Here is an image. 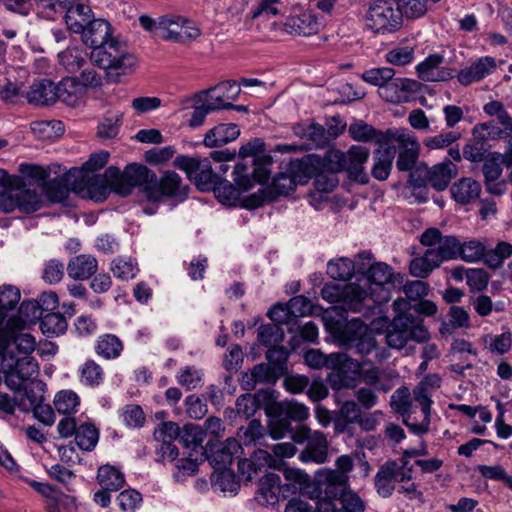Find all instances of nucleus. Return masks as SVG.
I'll return each mask as SVG.
<instances>
[{"label":"nucleus","instance_id":"f257e3e1","mask_svg":"<svg viewBox=\"0 0 512 512\" xmlns=\"http://www.w3.org/2000/svg\"><path fill=\"white\" fill-rule=\"evenodd\" d=\"M442 378L436 373L426 375L413 389L399 388L392 395V405L403 416L405 425L414 434L428 432L430 425L432 396L441 387Z\"/></svg>","mask_w":512,"mask_h":512},{"label":"nucleus","instance_id":"f03ea898","mask_svg":"<svg viewBox=\"0 0 512 512\" xmlns=\"http://www.w3.org/2000/svg\"><path fill=\"white\" fill-rule=\"evenodd\" d=\"M90 60L93 65L103 69L107 79L113 83H118L122 76L132 74L138 62L127 46L115 37L91 50Z\"/></svg>","mask_w":512,"mask_h":512},{"label":"nucleus","instance_id":"7ed1b4c3","mask_svg":"<svg viewBox=\"0 0 512 512\" xmlns=\"http://www.w3.org/2000/svg\"><path fill=\"white\" fill-rule=\"evenodd\" d=\"M358 259L367 260V264L362 262L358 270L367 273L369 287L367 297L369 296L374 303H386L391 298V289L400 288L404 282V275L395 273L393 269L384 262H375L373 254L370 251H363L358 254Z\"/></svg>","mask_w":512,"mask_h":512},{"label":"nucleus","instance_id":"20e7f679","mask_svg":"<svg viewBox=\"0 0 512 512\" xmlns=\"http://www.w3.org/2000/svg\"><path fill=\"white\" fill-rule=\"evenodd\" d=\"M338 338L342 345L354 350L361 357H366L373 352L380 362L389 357L386 349L378 347L372 331L360 319L348 321L339 332Z\"/></svg>","mask_w":512,"mask_h":512},{"label":"nucleus","instance_id":"39448f33","mask_svg":"<svg viewBox=\"0 0 512 512\" xmlns=\"http://www.w3.org/2000/svg\"><path fill=\"white\" fill-rule=\"evenodd\" d=\"M430 334L423 321L412 315H397L386 332V343L390 348L403 349L410 340L418 343L428 341Z\"/></svg>","mask_w":512,"mask_h":512},{"label":"nucleus","instance_id":"423d86ee","mask_svg":"<svg viewBox=\"0 0 512 512\" xmlns=\"http://www.w3.org/2000/svg\"><path fill=\"white\" fill-rule=\"evenodd\" d=\"M368 158L369 150L358 145H353L347 152L333 150L327 154L330 170L346 171L351 179L361 184H366L369 180L364 171V164Z\"/></svg>","mask_w":512,"mask_h":512},{"label":"nucleus","instance_id":"0eeeda50","mask_svg":"<svg viewBox=\"0 0 512 512\" xmlns=\"http://www.w3.org/2000/svg\"><path fill=\"white\" fill-rule=\"evenodd\" d=\"M111 178V185L115 192L121 196H128L134 187H142L148 197V186L152 185L155 173L141 164H130L123 172L116 167H109L106 171Z\"/></svg>","mask_w":512,"mask_h":512},{"label":"nucleus","instance_id":"6e6552de","mask_svg":"<svg viewBox=\"0 0 512 512\" xmlns=\"http://www.w3.org/2000/svg\"><path fill=\"white\" fill-rule=\"evenodd\" d=\"M0 372L5 375V383L10 389L21 392L26 381L38 375L39 366L37 361L28 355H0Z\"/></svg>","mask_w":512,"mask_h":512},{"label":"nucleus","instance_id":"1a4fd4ad","mask_svg":"<svg viewBox=\"0 0 512 512\" xmlns=\"http://www.w3.org/2000/svg\"><path fill=\"white\" fill-rule=\"evenodd\" d=\"M200 35V28L189 18L178 14L160 16L159 37L165 41L187 44Z\"/></svg>","mask_w":512,"mask_h":512},{"label":"nucleus","instance_id":"9d476101","mask_svg":"<svg viewBox=\"0 0 512 512\" xmlns=\"http://www.w3.org/2000/svg\"><path fill=\"white\" fill-rule=\"evenodd\" d=\"M401 24V12L389 1H379L370 6L365 16L366 27L375 33L394 32Z\"/></svg>","mask_w":512,"mask_h":512},{"label":"nucleus","instance_id":"9b49d317","mask_svg":"<svg viewBox=\"0 0 512 512\" xmlns=\"http://www.w3.org/2000/svg\"><path fill=\"white\" fill-rule=\"evenodd\" d=\"M420 243L435 254L433 258L439 265L459 257V240L452 235L443 236L438 228L426 229L420 236Z\"/></svg>","mask_w":512,"mask_h":512},{"label":"nucleus","instance_id":"f8f14e48","mask_svg":"<svg viewBox=\"0 0 512 512\" xmlns=\"http://www.w3.org/2000/svg\"><path fill=\"white\" fill-rule=\"evenodd\" d=\"M293 439L297 443L307 442L305 449L299 454L301 462L322 464L327 461L329 445L323 432L311 431L309 427L302 426L293 435Z\"/></svg>","mask_w":512,"mask_h":512},{"label":"nucleus","instance_id":"ddd939ff","mask_svg":"<svg viewBox=\"0 0 512 512\" xmlns=\"http://www.w3.org/2000/svg\"><path fill=\"white\" fill-rule=\"evenodd\" d=\"M188 190L176 172L166 171L159 179L155 176L152 185L148 186V199L156 202L172 198L182 202L187 198Z\"/></svg>","mask_w":512,"mask_h":512},{"label":"nucleus","instance_id":"4468645a","mask_svg":"<svg viewBox=\"0 0 512 512\" xmlns=\"http://www.w3.org/2000/svg\"><path fill=\"white\" fill-rule=\"evenodd\" d=\"M25 328H9L5 324L0 331V355L30 356L36 347L35 338L22 331Z\"/></svg>","mask_w":512,"mask_h":512},{"label":"nucleus","instance_id":"2eb2a0df","mask_svg":"<svg viewBox=\"0 0 512 512\" xmlns=\"http://www.w3.org/2000/svg\"><path fill=\"white\" fill-rule=\"evenodd\" d=\"M174 165L184 171L188 178L196 183L201 189H207L216 181V174L213 172L209 159L178 156Z\"/></svg>","mask_w":512,"mask_h":512},{"label":"nucleus","instance_id":"dca6fc26","mask_svg":"<svg viewBox=\"0 0 512 512\" xmlns=\"http://www.w3.org/2000/svg\"><path fill=\"white\" fill-rule=\"evenodd\" d=\"M322 298L328 303H346L352 311H359L362 302L367 298V292L356 284L340 287L334 283H327L321 290Z\"/></svg>","mask_w":512,"mask_h":512},{"label":"nucleus","instance_id":"f3484780","mask_svg":"<svg viewBox=\"0 0 512 512\" xmlns=\"http://www.w3.org/2000/svg\"><path fill=\"white\" fill-rule=\"evenodd\" d=\"M421 84L408 78L394 76L379 91V96L390 103H406L411 101L420 91Z\"/></svg>","mask_w":512,"mask_h":512},{"label":"nucleus","instance_id":"a211bd4d","mask_svg":"<svg viewBox=\"0 0 512 512\" xmlns=\"http://www.w3.org/2000/svg\"><path fill=\"white\" fill-rule=\"evenodd\" d=\"M240 87L234 81L221 82L215 87L203 90L196 95L197 102L207 100L217 110L234 108L230 101L236 100Z\"/></svg>","mask_w":512,"mask_h":512},{"label":"nucleus","instance_id":"6ab92c4d","mask_svg":"<svg viewBox=\"0 0 512 512\" xmlns=\"http://www.w3.org/2000/svg\"><path fill=\"white\" fill-rule=\"evenodd\" d=\"M408 477V472L396 462L390 461L380 467L375 476V487L382 497L392 495L397 481H404Z\"/></svg>","mask_w":512,"mask_h":512},{"label":"nucleus","instance_id":"aec40b11","mask_svg":"<svg viewBox=\"0 0 512 512\" xmlns=\"http://www.w3.org/2000/svg\"><path fill=\"white\" fill-rule=\"evenodd\" d=\"M322 26V22L312 11H303L290 15L283 27L284 31L295 36H310L316 34Z\"/></svg>","mask_w":512,"mask_h":512},{"label":"nucleus","instance_id":"412c9836","mask_svg":"<svg viewBox=\"0 0 512 512\" xmlns=\"http://www.w3.org/2000/svg\"><path fill=\"white\" fill-rule=\"evenodd\" d=\"M444 57L440 54L429 55L416 67L418 76L426 82L447 81L453 78L454 71L443 67Z\"/></svg>","mask_w":512,"mask_h":512},{"label":"nucleus","instance_id":"4be33fe9","mask_svg":"<svg viewBox=\"0 0 512 512\" xmlns=\"http://www.w3.org/2000/svg\"><path fill=\"white\" fill-rule=\"evenodd\" d=\"M17 184L13 187L2 209L11 212L18 209L24 213L37 211L41 206L39 195L29 189L18 188Z\"/></svg>","mask_w":512,"mask_h":512},{"label":"nucleus","instance_id":"5701e85b","mask_svg":"<svg viewBox=\"0 0 512 512\" xmlns=\"http://www.w3.org/2000/svg\"><path fill=\"white\" fill-rule=\"evenodd\" d=\"M496 67L495 58L483 56L472 61L468 67L460 70L457 74V80L461 85L468 86L493 73Z\"/></svg>","mask_w":512,"mask_h":512},{"label":"nucleus","instance_id":"b1692460","mask_svg":"<svg viewBox=\"0 0 512 512\" xmlns=\"http://www.w3.org/2000/svg\"><path fill=\"white\" fill-rule=\"evenodd\" d=\"M240 465L243 467L244 477H246L247 480H252L258 470L264 467L281 470L284 466V461L275 457L272 451L269 452L264 449H258L253 453L250 460L243 459Z\"/></svg>","mask_w":512,"mask_h":512},{"label":"nucleus","instance_id":"393cba45","mask_svg":"<svg viewBox=\"0 0 512 512\" xmlns=\"http://www.w3.org/2000/svg\"><path fill=\"white\" fill-rule=\"evenodd\" d=\"M80 35L82 42L92 50L104 45L113 38L110 23L103 19L94 18Z\"/></svg>","mask_w":512,"mask_h":512},{"label":"nucleus","instance_id":"a878e982","mask_svg":"<svg viewBox=\"0 0 512 512\" xmlns=\"http://www.w3.org/2000/svg\"><path fill=\"white\" fill-rule=\"evenodd\" d=\"M55 87L57 100L62 103L71 107H77L85 103L87 94L79 84L78 78L65 77L58 84H55Z\"/></svg>","mask_w":512,"mask_h":512},{"label":"nucleus","instance_id":"bb28decb","mask_svg":"<svg viewBox=\"0 0 512 512\" xmlns=\"http://www.w3.org/2000/svg\"><path fill=\"white\" fill-rule=\"evenodd\" d=\"M285 486H281V478L275 473H266L259 483L256 501L263 506H274L279 502V495Z\"/></svg>","mask_w":512,"mask_h":512},{"label":"nucleus","instance_id":"cd10ccee","mask_svg":"<svg viewBox=\"0 0 512 512\" xmlns=\"http://www.w3.org/2000/svg\"><path fill=\"white\" fill-rule=\"evenodd\" d=\"M415 142H417L416 137L405 128L387 129L376 138V143L380 148L391 149L394 153L396 149H399L400 152Z\"/></svg>","mask_w":512,"mask_h":512},{"label":"nucleus","instance_id":"c85d7f7f","mask_svg":"<svg viewBox=\"0 0 512 512\" xmlns=\"http://www.w3.org/2000/svg\"><path fill=\"white\" fill-rule=\"evenodd\" d=\"M209 445V460L219 468L229 466L234 456L241 450V444L236 438H228L219 445Z\"/></svg>","mask_w":512,"mask_h":512},{"label":"nucleus","instance_id":"c756f323","mask_svg":"<svg viewBox=\"0 0 512 512\" xmlns=\"http://www.w3.org/2000/svg\"><path fill=\"white\" fill-rule=\"evenodd\" d=\"M482 187L472 178L464 177L456 181L450 188L452 198L461 205L477 201L481 195Z\"/></svg>","mask_w":512,"mask_h":512},{"label":"nucleus","instance_id":"7c9ffc66","mask_svg":"<svg viewBox=\"0 0 512 512\" xmlns=\"http://www.w3.org/2000/svg\"><path fill=\"white\" fill-rule=\"evenodd\" d=\"M98 270L97 259L89 254L72 257L67 265V274L75 280H87Z\"/></svg>","mask_w":512,"mask_h":512},{"label":"nucleus","instance_id":"2f4dec72","mask_svg":"<svg viewBox=\"0 0 512 512\" xmlns=\"http://www.w3.org/2000/svg\"><path fill=\"white\" fill-rule=\"evenodd\" d=\"M456 174V165L450 160H445L427 171V182L435 190L444 191Z\"/></svg>","mask_w":512,"mask_h":512},{"label":"nucleus","instance_id":"473e14b6","mask_svg":"<svg viewBox=\"0 0 512 512\" xmlns=\"http://www.w3.org/2000/svg\"><path fill=\"white\" fill-rule=\"evenodd\" d=\"M55 89V83L50 80L37 81L30 86L26 94L27 101L37 106L51 105L57 101Z\"/></svg>","mask_w":512,"mask_h":512},{"label":"nucleus","instance_id":"72a5a7b5","mask_svg":"<svg viewBox=\"0 0 512 512\" xmlns=\"http://www.w3.org/2000/svg\"><path fill=\"white\" fill-rule=\"evenodd\" d=\"M239 135L240 129L236 124H219L205 134L203 143L209 148L219 147L236 140Z\"/></svg>","mask_w":512,"mask_h":512},{"label":"nucleus","instance_id":"f704fd0d","mask_svg":"<svg viewBox=\"0 0 512 512\" xmlns=\"http://www.w3.org/2000/svg\"><path fill=\"white\" fill-rule=\"evenodd\" d=\"M274 392L270 389L259 390L255 394H243L236 400V411L245 419L252 417L260 406V401H271Z\"/></svg>","mask_w":512,"mask_h":512},{"label":"nucleus","instance_id":"c9c22d12","mask_svg":"<svg viewBox=\"0 0 512 512\" xmlns=\"http://www.w3.org/2000/svg\"><path fill=\"white\" fill-rule=\"evenodd\" d=\"M91 8L85 4L71 5L65 14V23L72 33L81 34L93 19Z\"/></svg>","mask_w":512,"mask_h":512},{"label":"nucleus","instance_id":"e433bc0d","mask_svg":"<svg viewBox=\"0 0 512 512\" xmlns=\"http://www.w3.org/2000/svg\"><path fill=\"white\" fill-rule=\"evenodd\" d=\"M94 350L99 357L105 360H114L121 356L124 344L115 334L105 333L97 337Z\"/></svg>","mask_w":512,"mask_h":512},{"label":"nucleus","instance_id":"4c0bfd02","mask_svg":"<svg viewBox=\"0 0 512 512\" xmlns=\"http://www.w3.org/2000/svg\"><path fill=\"white\" fill-rule=\"evenodd\" d=\"M42 311L36 300L24 301L21 303L17 316L10 317L6 324L9 328H26L29 324L41 320Z\"/></svg>","mask_w":512,"mask_h":512},{"label":"nucleus","instance_id":"58836bf2","mask_svg":"<svg viewBox=\"0 0 512 512\" xmlns=\"http://www.w3.org/2000/svg\"><path fill=\"white\" fill-rule=\"evenodd\" d=\"M315 160L312 155H307L301 159H294L290 161L287 172L298 184L303 185L316 173Z\"/></svg>","mask_w":512,"mask_h":512},{"label":"nucleus","instance_id":"ea45409f","mask_svg":"<svg viewBox=\"0 0 512 512\" xmlns=\"http://www.w3.org/2000/svg\"><path fill=\"white\" fill-rule=\"evenodd\" d=\"M293 131L297 136L310 141L315 147H323L329 142L326 129L317 123L297 124Z\"/></svg>","mask_w":512,"mask_h":512},{"label":"nucleus","instance_id":"a19ab883","mask_svg":"<svg viewBox=\"0 0 512 512\" xmlns=\"http://www.w3.org/2000/svg\"><path fill=\"white\" fill-rule=\"evenodd\" d=\"M97 481L101 488L106 491H118L124 486L125 478L116 467L103 465L98 469Z\"/></svg>","mask_w":512,"mask_h":512},{"label":"nucleus","instance_id":"79ce46f5","mask_svg":"<svg viewBox=\"0 0 512 512\" xmlns=\"http://www.w3.org/2000/svg\"><path fill=\"white\" fill-rule=\"evenodd\" d=\"M394 160V152L391 149H377L374 152V165L372 167V175L379 181L386 180L391 172Z\"/></svg>","mask_w":512,"mask_h":512},{"label":"nucleus","instance_id":"37998d69","mask_svg":"<svg viewBox=\"0 0 512 512\" xmlns=\"http://www.w3.org/2000/svg\"><path fill=\"white\" fill-rule=\"evenodd\" d=\"M330 361L332 369L340 368L347 375L353 374V377L358 378L363 367L367 366L369 360L358 361L351 358L347 353H331Z\"/></svg>","mask_w":512,"mask_h":512},{"label":"nucleus","instance_id":"c03bdc74","mask_svg":"<svg viewBox=\"0 0 512 512\" xmlns=\"http://www.w3.org/2000/svg\"><path fill=\"white\" fill-rule=\"evenodd\" d=\"M80 382L86 387L95 388L104 381L105 373L100 364L89 359L79 369Z\"/></svg>","mask_w":512,"mask_h":512},{"label":"nucleus","instance_id":"a18cd8bd","mask_svg":"<svg viewBox=\"0 0 512 512\" xmlns=\"http://www.w3.org/2000/svg\"><path fill=\"white\" fill-rule=\"evenodd\" d=\"M266 428L257 419H253L246 427H240L237 432L240 444L245 446L260 444L266 436Z\"/></svg>","mask_w":512,"mask_h":512},{"label":"nucleus","instance_id":"49530a36","mask_svg":"<svg viewBox=\"0 0 512 512\" xmlns=\"http://www.w3.org/2000/svg\"><path fill=\"white\" fill-rule=\"evenodd\" d=\"M354 272V262L346 257L331 260L327 264V274L335 280L348 281L353 277Z\"/></svg>","mask_w":512,"mask_h":512},{"label":"nucleus","instance_id":"de8ad7c7","mask_svg":"<svg viewBox=\"0 0 512 512\" xmlns=\"http://www.w3.org/2000/svg\"><path fill=\"white\" fill-rule=\"evenodd\" d=\"M469 313L460 306H451L448 312V322L442 324L441 334L450 333L454 329L469 328Z\"/></svg>","mask_w":512,"mask_h":512},{"label":"nucleus","instance_id":"09e8293b","mask_svg":"<svg viewBox=\"0 0 512 512\" xmlns=\"http://www.w3.org/2000/svg\"><path fill=\"white\" fill-rule=\"evenodd\" d=\"M435 254L425 251L423 256L416 257L410 262V274L417 278H426L429 274L440 265L433 258Z\"/></svg>","mask_w":512,"mask_h":512},{"label":"nucleus","instance_id":"8fccbe9b","mask_svg":"<svg viewBox=\"0 0 512 512\" xmlns=\"http://www.w3.org/2000/svg\"><path fill=\"white\" fill-rule=\"evenodd\" d=\"M67 321L60 313H48L41 318L40 329L43 334L54 337L59 336L67 330Z\"/></svg>","mask_w":512,"mask_h":512},{"label":"nucleus","instance_id":"3c124183","mask_svg":"<svg viewBox=\"0 0 512 512\" xmlns=\"http://www.w3.org/2000/svg\"><path fill=\"white\" fill-rule=\"evenodd\" d=\"M99 438L97 428L88 423L78 426L75 433V441L77 446L84 451H91L95 448Z\"/></svg>","mask_w":512,"mask_h":512},{"label":"nucleus","instance_id":"603ef678","mask_svg":"<svg viewBox=\"0 0 512 512\" xmlns=\"http://www.w3.org/2000/svg\"><path fill=\"white\" fill-rule=\"evenodd\" d=\"M381 369L374 365L371 361H369L368 365L363 367L361 373L359 375L358 383L364 382L369 387L374 388L380 392H388L391 387L385 383L381 382Z\"/></svg>","mask_w":512,"mask_h":512},{"label":"nucleus","instance_id":"864d4df0","mask_svg":"<svg viewBox=\"0 0 512 512\" xmlns=\"http://www.w3.org/2000/svg\"><path fill=\"white\" fill-rule=\"evenodd\" d=\"M113 275L122 280L129 281L134 279L138 272L137 263L129 257L119 256L111 263Z\"/></svg>","mask_w":512,"mask_h":512},{"label":"nucleus","instance_id":"5fc2aeb1","mask_svg":"<svg viewBox=\"0 0 512 512\" xmlns=\"http://www.w3.org/2000/svg\"><path fill=\"white\" fill-rule=\"evenodd\" d=\"M53 403L59 413L72 414L77 412L80 398L72 390H61L55 395Z\"/></svg>","mask_w":512,"mask_h":512},{"label":"nucleus","instance_id":"6e6d98bb","mask_svg":"<svg viewBox=\"0 0 512 512\" xmlns=\"http://www.w3.org/2000/svg\"><path fill=\"white\" fill-rule=\"evenodd\" d=\"M32 131L41 139H52L64 133V124L59 120L38 121L32 123Z\"/></svg>","mask_w":512,"mask_h":512},{"label":"nucleus","instance_id":"4d7b16f0","mask_svg":"<svg viewBox=\"0 0 512 512\" xmlns=\"http://www.w3.org/2000/svg\"><path fill=\"white\" fill-rule=\"evenodd\" d=\"M211 482L214 487L223 492H235L239 487L233 472L228 470L227 467H215V471L211 475Z\"/></svg>","mask_w":512,"mask_h":512},{"label":"nucleus","instance_id":"13d9d810","mask_svg":"<svg viewBox=\"0 0 512 512\" xmlns=\"http://www.w3.org/2000/svg\"><path fill=\"white\" fill-rule=\"evenodd\" d=\"M179 441L187 448H190L193 452L203 451L202 441L203 432L197 425H185L182 432L179 435Z\"/></svg>","mask_w":512,"mask_h":512},{"label":"nucleus","instance_id":"bf43d9fd","mask_svg":"<svg viewBox=\"0 0 512 512\" xmlns=\"http://www.w3.org/2000/svg\"><path fill=\"white\" fill-rule=\"evenodd\" d=\"M258 339L265 346L273 347L284 339V332L277 323L261 325L258 329Z\"/></svg>","mask_w":512,"mask_h":512},{"label":"nucleus","instance_id":"052dcab7","mask_svg":"<svg viewBox=\"0 0 512 512\" xmlns=\"http://www.w3.org/2000/svg\"><path fill=\"white\" fill-rule=\"evenodd\" d=\"M59 63L68 72L75 73L81 70L86 61L79 49H66L58 54Z\"/></svg>","mask_w":512,"mask_h":512},{"label":"nucleus","instance_id":"680f3d73","mask_svg":"<svg viewBox=\"0 0 512 512\" xmlns=\"http://www.w3.org/2000/svg\"><path fill=\"white\" fill-rule=\"evenodd\" d=\"M479 474L488 480L500 481L512 490V476L508 474L505 468L499 464L496 465H478Z\"/></svg>","mask_w":512,"mask_h":512},{"label":"nucleus","instance_id":"e2e57ef3","mask_svg":"<svg viewBox=\"0 0 512 512\" xmlns=\"http://www.w3.org/2000/svg\"><path fill=\"white\" fill-rule=\"evenodd\" d=\"M348 476L337 470L329 471L325 479L324 493L328 496H340L345 493Z\"/></svg>","mask_w":512,"mask_h":512},{"label":"nucleus","instance_id":"0e129e2a","mask_svg":"<svg viewBox=\"0 0 512 512\" xmlns=\"http://www.w3.org/2000/svg\"><path fill=\"white\" fill-rule=\"evenodd\" d=\"M297 185L296 180L286 171L273 179L269 193L272 197L288 195L296 189Z\"/></svg>","mask_w":512,"mask_h":512},{"label":"nucleus","instance_id":"69168bd1","mask_svg":"<svg viewBox=\"0 0 512 512\" xmlns=\"http://www.w3.org/2000/svg\"><path fill=\"white\" fill-rule=\"evenodd\" d=\"M485 245L479 240H470L460 243L459 257L466 262H476L486 254Z\"/></svg>","mask_w":512,"mask_h":512},{"label":"nucleus","instance_id":"338daca9","mask_svg":"<svg viewBox=\"0 0 512 512\" xmlns=\"http://www.w3.org/2000/svg\"><path fill=\"white\" fill-rule=\"evenodd\" d=\"M332 370L333 371L329 373L327 377V382L333 390L353 389L358 385V379L356 377L347 375L340 368Z\"/></svg>","mask_w":512,"mask_h":512},{"label":"nucleus","instance_id":"774afa93","mask_svg":"<svg viewBox=\"0 0 512 512\" xmlns=\"http://www.w3.org/2000/svg\"><path fill=\"white\" fill-rule=\"evenodd\" d=\"M395 75V71L389 67L372 68L362 74V79L378 87V92Z\"/></svg>","mask_w":512,"mask_h":512}]
</instances>
